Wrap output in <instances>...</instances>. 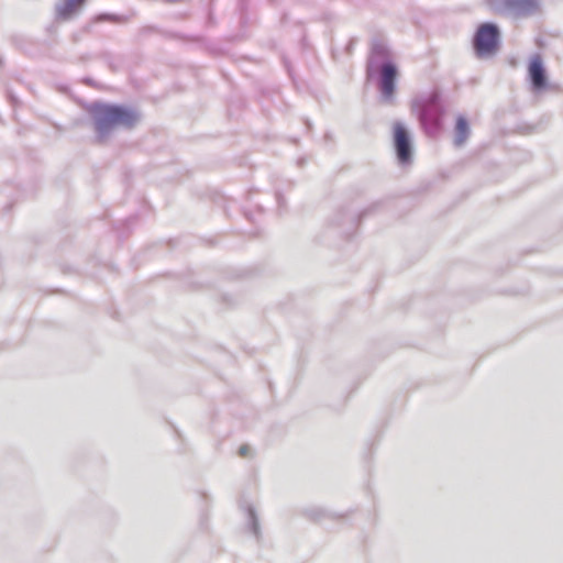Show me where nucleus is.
I'll return each mask as SVG.
<instances>
[{"label": "nucleus", "instance_id": "f03ea898", "mask_svg": "<svg viewBox=\"0 0 563 563\" xmlns=\"http://www.w3.org/2000/svg\"><path fill=\"white\" fill-rule=\"evenodd\" d=\"M89 114L99 142L104 141L117 126L131 129L140 119L139 113L131 108L101 102L92 103L89 107Z\"/></svg>", "mask_w": 563, "mask_h": 563}, {"label": "nucleus", "instance_id": "6e6552de", "mask_svg": "<svg viewBox=\"0 0 563 563\" xmlns=\"http://www.w3.org/2000/svg\"><path fill=\"white\" fill-rule=\"evenodd\" d=\"M528 77L534 92L543 90L548 85L547 70L539 54L534 55L528 66Z\"/></svg>", "mask_w": 563, "mask_h": 563}, {"label": "nucleus", "instance_id": "4468645a", "mask_svg": "<svg viewBox=\"0 0 563 563\" xmlns=\"http://www.w3.org/2000/svg\"><path fill=\"white\" fill-rule=\"evenodd\" d=\"M250 450L251 449L249 445H241L239 449V455L242 457H246L249 456Z\"/></svg>", "mask_w": 563, "mask_h": 563}, {"label": "nucleus", "instance_id": "1a4fd4ad", "mask_svg": "<svg viewBox=\"0 0 563 563\" xmlns=\"http://www.w3.org/2000/svg\"><path fill=\"white\" fill-rule=\"evenodd\" d=\"M87 0H57L54 5L55 19L57 21H69L74 19L86 5Z\"/></svg>", "mask_w": 563, "mask_h": 563}, {"label": "nucleus", "instance_id": "f3484780", "mask_svg": "<svg viewBox=\"0 0 563 563\" xmlns=\"http://www.w3.org/2000/svg\"><path fill=\"white\" fill-rule=\"evenodd\" d=\"M352 44H353L352 42L349 44L347 49L353 48V45H352Z\"/></svg>", "mask_w": 563, "mask_h": 563}, {"label": "nucleus", "instance_id": "39448f33", "mask_svg": "<svg viewBox=\"0 0 563 563\" xmlns=\"http://www.w3.org/2000/svg\"><path fill=\"white\" fill-rule=\"evenodd\" d=\"M490 9L501 15L525 18L534 14L539 9L538 0H490Z\"/></svg>", "mask_w": 563, "mask_h": 563}, {"label": "nucleus", "instance_id": "ddd939ff", "mask_svg": "<svg viewBox=\"0 0 563 563\" xmlns=\"http://www.w3.org/2000/svg\"><path fill=\"white\" fill-rule=\"evenodd\" d=\"M247 525L250 527V530L252 531V533L258 538L260 536V525H258V520H257V516L255 514V510L249 506L247 507Z\"/></svg>", "mask_w": 563, "mask_h": 563}, {"label": "nucleus", "instance_id": "f8f14e48", "mask_svg": "<svg viewBox=\"0 0 563 563\" xmlns=\"http://www.w3.org/2000/svg\"><path fill=\"white\" fill-rule=\"evenodd\" d=\"M100 22H110V23H117L122 24L128 22V16L120 15V14H113V13H100L93 16L91 20V23H100Z\"/></svg>", "mask_w": 563, "mask_h": 563}, {"label": "nucleus", "instance_id": "9d476101", "mask_svg": "<svg viewBox=\"0 0 563 563\" xmlns=\"http://www.w3.org/2000/svg\"><path fill=\"white\" fill-rule=\"evenodd\" d=\"M471 134L470 124L465 117L459 115L454 128V140L453 143L456 147H461L465 144Z\"/></svg>", "mask_w": 563, "mask_h": 563}, {"label": "nucleus", "instance_id": "dca6fc26", "mask_svg": "<svg viewBox=\"0 0 563 563\" xmlns=\"http://www.w3.org/2000/svg\"><path fill=\"white\" fill-rule=\"evenodd\" d=\"M245 217H246L247 219H250L251 221H253V219L251 218V216H250V213H249V212H245Z\"/></svg>", "mask_w": 563, "mask_h": 563}, {"label": "nucleus", "instance_id": "423d86ee", "mask_svg": "<svg viewBox=\"0 0 563 563\" xmlns=\"http://www.w3.org/2000/svg\"><path fill=\"white\" fill-rule=\"evenodd\" d=\"M394 147L397 161L400 165L405 166L412 161V141L407 128L396 122L394 124Z\"/></svg>", "mask_w": 563, "mask_h": 563}, {"label": "nucleus", "instance_id": "7ed1b4c3", "mask_svg": "<svg viewBox=\"0 0 563 563\" xmlns=\"http://www.w3.org/2000/svg\"><path fill=\"white\" fill-rule=\"evenodd\" d=\"M412 109L417 111L419 122L428 136H437L442 129L444 106L439 91L416 98Z\"/></svg>", "mask_w": 563, "mask_h": 563}, {"label": "nucleus", "instance_id": "2eb2a0df", "mask_svg": "<svg viewBox=\"0 0 563 563\" xmlns=\"http://www.w3.org/2000/svg\"><path fill=\"white\" fill-rule=\"evenodd\" d=\"M276 200L278 203V208L282 209L284 207V198L282 197L279 191H276Z\"/></svg>", "mask_w": 563, "mask_h": 563}, {"label": "nucleus", "instance_id": "20e7f679", "mask_svg": "<svg viewBox=\"0 0 563 563\" xmlns=\"http://www.w3.org/2000/svg\"><path fill=\"white\" fill-rule=\"evenodd\" d=\"M501 34L497 24L485 22L478 25L473 36V49L477 58H488L499 51Z\"/></svg>", "mask_w": 563, "mask_h": 563}, {"label": "nucleus", "instance_id": "0eeeda50", "mask_svg": "<svg viewBox=\"0 0 563 563\" xmlns=\"http://www.w3.org/2000/svg\"><path fill=\"white\" fill-rule=\"evenodd\" d=\"M378 203H373L371 207L364 209L358 214L351 211H340L334 219V223L338 228L342 229L345 235H351L357 228L358 222L365 218Z\"/></svg>", "mask_w": 563, "mask_h": 563}, {"label": "nucleus", "instance_id": "9b49d317", "mask_svg": "<svg viewBox=\"0 0 563 563\" xmlns=\"http://www.w3.org/2000/svg\"><path fill=\"white\" fill-rule=\"evenodd\" d=\"M300 514L313 521V522H319L323 519H327V518H330L331 517V514L325 510L324 508L322 507H319V506H308V507H305L300 510Z\"/></svg>", "mask_w": 563, "mask_h": 563}, {"label": "nucleus", "instance_id": "f257e3e1", "mask_svg": "<svg viewBox=\"0 0 563 563\" xmlns=\"http://www.w3.org/2000/svg\"><path fill=\"white\" fill-rule=\"evenodd\" d=\"M365 75L367 81L374 82L379 91L383 103L393 104L395 101L399 69L394 54L387 43L375 38L366 59Z\"/></svg>", "mask_w": 563, "mask_h": 563}]
</instances>
